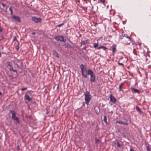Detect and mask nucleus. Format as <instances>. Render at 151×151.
I'll use <instances>...</instances> for the list:
<instances>
[{"mask_svg":"<svg viewBox=\"0 0 151 151\" xmlns=\"http://www.w3.org/2000/svg\"><path fill=\"white\" fill-rule=\"evenodd\" d=\"M2 93L0 91V95H2Z\"/></svg>","mask_w":151,"mask_h":151,"instance_id":"7c9ffc66","label":"nucleus"},{"mask_svg":"<svg viewBox=\"0 0 151 151\" xmlns=\"http://www.w3.org/2000/svg\"><path fill=\"white\" fill-rule=\"evenodd\" d=\"M27 89V88H23L21 89V91H23Z\"/></svg>","mask_w":151,"mask_h":151,"instance_id":"b1692460","label":"nucleus"},{"mask_svg":"<svg viewBox=\"0 0 151 151\" xmlns=\"http://www.w3.org/2000/svg\"><path fill=\"white\" fill-rule=\"evenodd\" d=\"M123 37H125L128 39V42L127 43V44L128 45L132 41L131 38L129 37L127 35L124 34V35H123Z\"/></svg>","mask_w":151,"mask_h":151,"instance_id":"9d476101","label":"nucleus"},{"mask_svg":"<svg viewBox=\"0 0 151 151\" xmlns=\"http://www.w3.org/2000/svg\"><path fill=\"white\" fill-rule=\"evenodd\" d=\"M131 89L132 91H133L135 93H139L140 92V91L139 90L135 89L133 87L131 88Z\"/></svg>","mask_w":151,"mask_h":151,"instance_id":"9b49d317","label":"nucleus"},{"mask_svg":"<svg viewBox=\"0 0 151 151\" xmlns=\"http://www.w3.org/2000/svg\"><path fill=\"white\" fill-rule=\"evenodd\" d=\"M8 64L7 66L9 67V68L10 70L11 71H12V69L13 68V67L12 65H10V63L9 62L8 63Z\"/></svg>","mask_w":151,"mask_h":151,"instance_id":"dca6fc26","label":"nucleus"},{"mask_svg":"<svg viewBox=\"0 0 151 151\" xmlns=\"http://www.w3.org/2000/svg\"><path fill=\"white\" fill-rule=\"evenodd\" d=\"M63 25H64V24L63 23H62V24H59L58 25V26L59 27H60L61 26H62Z\"/></svg>","mask_w":151,"mask_h":151,"instance_id":"393cba45","label":"nucleus"},{"mask_svg":"<svg viewBox=\"0 0 151 151\" xmlns=\"http://www.w3.org/2000/svg\"><path fill=\"white\" fill-rule=\"evenodd\" d=\"M110 100L111 101L114 103H115L116 101V98L111 94V95L110 96Z\"/></svg>","mask_w":151,"mask_h":151,"instance_id":"1a4fd4ad","label":"nucleus"},{"mask_svg":"<svg viewBox=\"0 0 151 151\" xmlns=\"http://www.w3.org/2000/svg\"><path fill=\"white\" fill-rule=\"evenodd\" d=\"M32 34H35V32H34V33H32Z\"/></svg>","mask_w":151,"mask_h":151,"instance_id":"473e14b6","label":"nucleus"},{"mask_svg":"<svg viewBox=\"0 0 151 151\" xmlns=\"http://www.w3.org/2000/svg\"><path fill=\"white\" fill-rule=\"evenodd\" d=\"M116 123H117L121 124H125L126 125H128V124L127 123L122 122L121 121H116Z\"/></svg>","mask_w":151,"mask_h":151,"instance_id":"4468645a","label":"nucleus"},{"mask_svg":"<svg viewBox=\"0 0 151 151\" xmlns=\"http://www.w3.org/2000/svg\"><path fill=\"white\" fill-rule=\"evenodd\" d=\"M55 39L57 41H63L64 42H66V39H64L63 36L60 35L56 37Z\"/></svg>","mask_w":151,"mask_h":151,"instance_id":"423d86ee","label":"nucleus"},{"mask_svg":"<svg viewBox=\"0 0 151 151\" xmlns=\"http://www.w3.org/2000/svg\"><path fill=\"white\" fill-rule=\"evenodd\" d=\"M12 71L14 72H17V70L15 69H12Z\"/></svg>","mask_w":151,"mask_h":151,"instance_id":"a878e982","label":"nucleus"},{"mask_svg":"<svg viewBox=\"0 0 151 151\" xmlns=\"http://www.w3.org/2000/svg\"><path fill=\"white\" fill-rule=\"evenodd\" d=\"M119 64L120 65H122V66H123L124 65V64L122 63H119Z\"/></svg>","mask_w":151,"mask_h":151,"instance_id":"c85d7f7f","label":"nucleus"},{"mask_svg":"<svg viewBox=\"0 0 151 151\" xmlns=\"http://www.w3.org/2000/svg\"><path fill=\"white\" fill-rule=\"evenodd\" d=\"M25 100H27L28 101H30L32 100V94L29 91H28L25 94L24 96Z\"/></svg>","mask_w":151,"mask_h":151,"instance_id":"20e7f679","label":"nucleus"},{"mask_svg":"<svg viewBox=\"0 0 151 151\" xmlns=\"http://www.w3.org/2000/svg\"><path fill=\"white\" fill-rule=\"evenodd\" d=\"M101 48L103 49L104 50H105L107 49V48L106 47L103 46H100L99 47H97V49H100Z\"/></svg>","mask_w":151,"mask_h":151,"instance_id":"2eb2a0df","label":"nucleus"},{"mask_svg":"<svg viewBox=\"0 0 151 151\" xmlns=\"http://www.w3.org/2000/svg\"><path fill=\"white\" fill-rule=\"evenodd\" d=\"M82 75L85 78L87 77L88 71L87 70L86 67L83 64L80 66Z\"/></svg>","mask_w":151,"mask_h":151,"instance_id":"f257e3e1","label":"nucleus"},{"mask_svg":"<svg viewBox=\"0 0 151 151\" xmlns=\"http://www.w3.org/2000/svg\"><path fill=\"white\" fill-rule=\"evenodd\" d=\"M116 46L114 44L112 45V46H111V48L112 50V52L113 53H114V52H115L116 50Z\"/></svg>","mask_w":151,"mask_h":151,"instance_id":"f8f14e48","label":"nucleus"},{"mask_svg":"<svg viewBox=\"0 0 151 151\" xmlns=\"http://www.w3.org/2000/svg\"><path fill=\"white\" fill-rule=\"evenodd\" d=\"M2 30L1 29V28H0V32H2Z\"/></svg>","mask_w":151,"mask_h":151,"instance_id":"2f4dec72","label":"nucleus"},{"mask_svg":"<svg viewBox=\"0 0 151 151\" xmlns=\"http://www.w3.org/2000/svg\"><path fill=\"white\" fill-rule=\"evenodd\" d=\"M1 4L2 5V6H3V7H5V4H4V3H1Z\"/></svg>","mask_w":151,"mask_h":151,"instance_id":"cd10ccee","label":"nucleus"},{"mask_svg":"<svg viewBox=\"0 0 151 151\" xmlns=\"http://www.w3.org/2000/svg\"><path fill=\"white\" fill-rule=\"evenodd\" d=\"M12 17L13 19L16 20L18 22H21L20 19L18 16L13 15L12 16Z\"/></svg>","mask_w":151,"mask_h":151,"instance_id":"6e6552de","label":"nucleus"},{"mask_svg":"<svg viewBox=\"0 0 151 151\" xmlns=\"http://www.w3.org/2000/svg\"><path fill=\"white\" fill-rule=\"evenodd\" d=\"M104 121L106 124H107L108 123L107 121V117L106 115L104 116Z\"/></svg>","mask_w":151,"mask_h":151,"instance_id":"a211bd4d","label":"nucleus"},{"mask_svg":"<svg viewBox=\"0 0 151 151\" xmlns=\"http://www.w3.org/2000/svg\"><path fill=\"white\" fill-rule=\"evenodd\" d=\"M130 151H134V150L132 149H131L130 150Z\"/></svg>","mask_w":151,"mask_h":151,"instance_id":"c756f323","label":"nucleus"},{"mask_svg":"<svg viewBox=\"0 0 151 151\" xmlns=\"http://www.w3.org/2000/svg\"><path fill=\"white\" fill-rule=\"evenodd\" d=\"M136 109L137 111L139 113H142V111L140 109V108L137 106H136Z\"/></svg>","mask_w":151,"mask_h":151,"instance_id":"ddd939ff","label":"nucleus"},{"mask_svg":"<svg viewBox=\"0 0 151 151\" xmlns=\"http://www.w3.org/2000/svg\"><path fill=\"white\" fill-rule=\"evenodd\" d=\"M124 84V83H122L119 85V91H122V86Z\"/></svg>","mask_w":151,"mask_h":151,"instance_id":"6ab92c4d","label":"nucleus"},{"mask_svg":"<svg viewBox=\"0 0 151 151\" xmlns=\"http://www.w3.org/2000/svg\"><path fill=\"white\" fill-rule=\"evenodd\" d=\"M10 112L12 114V118L14 120L16 121V122L18 123H19V121L18 118L16 116V113L13 110H11L10 111Z\"/></svg>","mask_w":151,"mask_h":151,"instance_id":"39448f33","label":"nucleus"},{"mask_svg":"<svg viewBox=\"0 0 151 151\" xmlns=\"http://www.w3.org/2000/svg\"><path fill=\"white\" fill-rule=\"evenodd\" d=\"M98 43H99V42H98V41H97V43H95L94 44H93V47L94 48H97L98 46Z\"/></svg>","mask_w":151,"mask_h":151,"instance_id":"aec40b11","label":"nucleus"},{"mask_svg":"<svg viewBox=\"0 0 151 151\" xmlns=\"http://www.w3.org/2000/svg\"><path fill=\"white\" fill-rule=\"evenodd\" d=\"M89 40H86L83 41L81 42V44L83 45H85L86 43H87V42L89 41Z\"/></svg>","mask_w":151,"mask_h":151,"instance_id":"f3484780","label":"nucleus"},{"mask_svg":"<svg viewBox=\"0 0 151 151\" xmlns=\"http://www.w3.org/2000/svg\"><path fill=\"white\" fill-rule=\"evenodd\" d=\"M9 10L10 11V14L11 15H12L13 14V11L12 10V7H10L9 8Z\"/></svg>","mask_w":151,"mask_h":151,"instance_id":"412c9836","label":"nucleus"},{"mask_svg":"<svg viewBox=\"0 0 151 151\" xmlns=\"http://www.w3.org/2000/svg\"><path fill=\"white\" fill-rule=\"evenodd\" d=\"M117 146L118 147H122V145H121L120 144V143L119 142H117Z\"/></svg>","mask_w":151,"mask_h":151,"instance_id":"4be33fe9","label":"nucleus"},{"mask_svg":"<svg viewBox=\"0 0 151 151\" xmlns=\"http://www.w3.org/2000/svg\"><path fill=\"white\" fill-rule=\"evenodd\" d=\"M146 148L147 151H150V148L148 146H147Z\"/></svg>","mask_w":151,"mask_h":151,"instance_id":"5701e85b","label":"nucleus"},{"mask_svg":"<svg viewBox=\"0 0 151 151\" xmlns=\"http://www.w3.org/2000/svg\"><path fill=\"white\" fill-rule=\"evenodd\" d=\"M100 1L102 3H104L105 2V0H100Z\"/></svg>","mask_w":151,"mask_h":151,"instance_id":"bb28decb","label":"nucleus"},{"mask_svg":"<svg viewBox=\"0 0 151 151\" xmlns=\"http://www.w3.org/2000/svg\"><path fill=\"white\" fill-rule=\"evenodd\" d=\"M88 74L90 76V81L92 82H94L95 80V76L93 72L91 70H88Z\"/></svg>","mask_w":151,"mask_h":151,"instance_id":"7ed1b4c3","label":"nucleus"},{"mask_svg":"<svg viewBox=\"0 0 151 151\" xmlns=\"http://www.w3.org/2000/svg\"><path fill=\"white\" fill-rule=\"evenodd\" d=\"M85 103L88 105L91 98V96L90 95L89 93L87 91L85 92Z\"/></svg>","mask_w":151,"mask_h":151,"instance_id":"f03ea898","label":"nucleus"},{"mask_svg":"<svg viewBox=\"0 0 151 151\" xmlns=\"http://www.w3.org/2000/svg\"><path fill=\"white\" fill-rule=\"evenodd\" d=\"M32 20L36 23L40 22L41 21V19L40 18H38L35 17H33L32 18Z\"/></svg>","mask_w":151,"mask_h":151,"instance_id":"0eeeda50","label":"nucleus"}]
</instances>
